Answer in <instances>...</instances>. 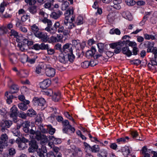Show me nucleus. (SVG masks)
Returning <instances> with one entry per match:
<instances>
[{
    "instance_id": "37998d69",
    "label": "nucleus",
    "mask_w": 157,
    "mask_h": 157,
    "mask_svg": "<svg viewBox=\"0 0 157 157\" xmlns=\"http://www.w3.org/2000/svg\"><path fill=\"white\" fill-rule=\"evenodd\" d=\"M92 152H97L99 150V147L98 145H95L90 148Z\"/></svg>"
},
{
    "instance_id": "0eeeda50",
    "label": "nucleus",
    "mask_w": 157,
    "mask_h": 157,
    "mask_svg": "<svg viewBox=\"0 0 157 157\" xmlns=\"http://www.w3.org/2000/svg\"><path fill=\"white\" fill-rule=\"evenodd\" d=\"M33 101L35 105L43 106L46 104V101L43 98H38L34 97L33 99Z\"/></svg>"
},
{
    "instance_id": "a878e982",
    "label": "nucleus",
    "mask_w": 157,
    "mask_h": 157,
    "mask_svg": "<svg viewBox=\"0 0 157 157\" xmlns=\"http://www.w3.org/2000/svg\"><path fill=\"white\" fill-rule=\"evenodd\" d=\"M60 98V93L59 92H55L52 96V99L55 101H58Z\"/></svg>"
},
{
    "instance_id": "13d9d810",
    "label": "nucleus",
    "mask_w": 157,
    "mask_h": 157,
    "mask_svg": "<svg viewBox=\"0 0 157 157\" xmlns=\"http://www.w3.org/2000/svg\"><path fill=\"white\" fill-rule=\"evenodd\" d=\"M125 2L128 6H133L135 4L134 0H125Z\"/></svg>"
},
{
    "instance_id": "a18cd8bd",
    "label": "nucleus",
    "mask_w": 157,
    "mask_h": 157,
    "mask_svg": "<svg viewBox=\"0 0 157 157\" xmlns=\"http://www.w3.org/2000/svg\"><path fill=\"white\" fill-rule=\"evenodd\" d=\"M109 33L111 34H114L115 33L117 35H119L121 34V32L119 29H111Z\"/></svg>"
},
{
    "instance_id": "72a5a7b5",
    "label": "nucleus",
    "mask_w": 157,
    "mask_h": 157,
    "mask_svg": "<svg viewBox=\"0 0 157 157\" xmlns=\"http://www.w3.org/2000/svg\"><path fill=\"white\" fill-rule=\"evenodd\" d=\"M27 115L31 117H34L36 115V111L33 109H30L27 110Z\"/></svg>"
},
{
    "instance_id": "69168bd1",
    "label": "nucleus",
    "mask_w": 157,
    "mask_h": 157,
    "mask_svg": "<svg viewBox=\"0 0 157 157\" xmlns=\"http://www.w3.org/2000/svg\"><path fill=\"white\" fill-rule=\"evenodd\" d=\"M107 153L105 150H102L101 151L100 153L99 154L101 157H106Z\"/></svg>"
},
{
    "instance_id": "8fccbe9b",
    "label": "nucleus",
    "mask_w": 157,
    "mask_h": 157,
    "mask_svg": "<svg viewBox=\"0 0 157 157\" xmlns=\"http://www.w3.org/2000/svg\"><path fill=\"white\" fill-rule=\"evenodd\" d=\"M90 63V65L91 67H94L98 64V60L95 59H91Z\"/></svg>"
},
{
    "instance_id": "338daca9",
    "label": "nucleus",
    "mask_w": 157,
    "mask_h": 157,
    "mask_svg": "<svg viewBox=\"0 0 157 157\" xmlns=\"http://www.w3.org/2000/svg\"><path fill=\"white\" fill-rule=\"evenodd\" d=\"M131 134L133 138H136L138 135V134L137 131L133 130L131 131Z\"/></svg>"
},
{
    "instance_id": "09e8293b",
    "label": "nucleus",
    "mask_w": 157,
    "mask_h": 157,
    "mask_svg": "<svg viewBox=\"0 0 157 157\" xmlns=\"http://www.w3.org/2000/svg\"><path fill=\"white\" fill-rule=\"evenodd\" d=\"M10 35L17 37L18 36V33L14 29H11L10 32Z\"/></svg>"
},
{
    "instance_id": "6e6d98bb",
    "label": "nucleus",
    "mask_w": 157,
    "mask_h": 157,
    "mask_svg": "<svg viewBox=\"0 0 157 157\" xmlns=\"http://www.w3.org/2000/svg\"><path fill=\"white\" fill-rule=\"evenodd\" d=\"M48 132L51 135H53L55 132V129L52 127L51 126H48Z\"/></svg>"
},
{
    "instance_id": "2eb2a0df",
    "label": "nucleus",
    "mask_w": 157,
    "mask_h": 157,
    "mask_svg": "<svg viewBox=\"0 0 157 157\" xmlns=\"http://www.w3.org/2000/svg\"><path fill=\"white\" fill-rule=\"evenodd\" d=\"M62 14V11L60 10H58L52 12L50 16L52 18L56 20L60 17Z\"/></svg>"
},
{
    "instance_id": "2f4dec72",
    "label": "nucleus",
    "mask_w": 157,
    "mask_h": 157,
    "mask_svg": "<svg viewBox=\"0 0 157 157\" xmlns=\"http://www.w3.org/2000/svg\"><path fill=\"white\" fill-rule=\"evenodd\" d=\"M29 11L32 14H35L37 11V6H31L28 8Z\"/></svg>"
},
{
    "instance_id": "6e6552de",
    "label": "nucleus",
    "mask_w": 157,
    "mask_h": 157,
    "mask_svg": "<svg viewBox=\"0 0 157 157\" xmlns=\"http://www.w3.org/2000/svg\"><path fill=\"white\" fill-rule=\"evenodd\" d=\"M12 122L9 121H3L0 123V126L2 128L1 129V131L3 132H5L6 130L8 131L6 128H9L12 124Z\"/></svg>"
},
{
    "instance_id": "603ef678",
    "label": "nucleus",
    "mask_w": 157,
    "mask_h": 157,
    "mask_svg": "<svg viewBox=\"0 0 157 157\" xmlns=\"http://www.w3.org/2000/svg\"><path fill=\"white\" fill-rule=\"evenodd\" d=\"M98 47L99 49L98 51L99 52L101 53L104 50V45L102 43H99L98 44Z\"/></svg>"
},
{
    "instance_id": "4d7b16f0",
    "label": "nucleus",
    "mask_w": 157,
    "mask_h": 157,
    "mask_svg": "<svg viewBox=\"0 0 157 157\" xmlns=\"http://www.w3.org/2000/svg\"><path fill=\"white\" fill-rule=\"evenodd\" d=\"M54 48L56 50H59L61 52H62V48L61 44L57 43L55 45Z\"/></svg>"
},
{
    "instance_id": "f257e3e1",
    "label": "nucleus",
    "mask_w": 157,
    "mask_h": 157,
    "mask_svg": "<svg viewBox=\"0 0 157 157\" xmlns=\"http://www.w3.org/2000/svg\"><path fill=\"white\" fill-rule=\"evenodd\" d=\"M65 155L66 157H75L77 156L80 157L82 155V152L80 148L75 147L74 148L66 149Z\"/></svg>"
},
{
    "instance_id": "bf43d9fd",
    "label": "nucleus",
    "mask_w": 157,
    "mask_h": 157,
    "mask_svg": "<svg viewBox=\"0 0 157 157\" xmlns=\"http://www.w3.org/2000/svg\"><path fill=\"white\" fill-rule=\"evenodd\" d=\"M63 127H71V125L69 124V121L67 120H65L62 122Z\"/></svg>"
},
{
    "instance_id": "4be33fe9",
    "label": "nucleus",
    "mask_w": 157,
    "mask_h": 157,
    "mask_svg": "<svg viewBox=\"0 0 157 157\" xmlns=\"http://www.w3.org/2000/svg\"><path fill=\"white\" fill-rule=\"evenodd\" d=\"M122 50L123 53L126 55L128 56H130L132 55V52L129 50L128 47L126 46L123 47Z\"/></svg>"
},
{
    "instance_id": "dca6fc26",
    "label": "nucleus",
    "mask_w": 157,
    "mask_h": 157,
    "mask_svg": "<svg viewBox=\"0 0 157 157\" xmlns=\"http://www.w3.org/2000/svg\"><path fill=\"white\" fill-rule=\"evenodd\" d=\"M69 20H64V24L67 27L68 29H73L75 26L73 21H70Z\"/></svg>"
},
{
    "instance_id": "f03ea898",
    "label": "nucleus",
    "mask_w": 157,
    "mask_h": 157,
    "mask_svg": "<svg viewBox=\"0 0 157 157\" xmlns=\"http://www.w3.org/2000/svg\"><path fill=\"white\" fill-rule=\"evenodd\" d=\"M54 28L52 30V33L53 35L55 34L57 31L59 33H62L63 35L66 36L69 34L70 31L64 29V27L60 25L58 21L56 22L54 25Z\"/></svg>"
},
{
    "instance_id": "39448f33",
    "label": "nucleus",
    "mask_w": 157,
    "mask_h": 157,
    "mask_svg": "<svg viewBox=\"0 0 157 157\" xmlns=\"http://www.w3.org/2000/svg\"><path fill=\"white\" fill-rule=\"evenodd\" d=\"M124 44L121 42H118L111 43L109 46L112 48L115 49L114 52L116 54L119 53L121 50V47Z\"/></svg>"
},
{
    "instance_id": "bb28decb",
    "label": "nucleus",
    "mask_w": 157,
    "mask_h": 157,
    "mask_svg": "<svg viewBox=\"0 0 157 157\" xmlns=\"http://www.w3.org/2000/svg\"><path fill=\"white\" fill-rule=\"evenodd\" d=\"M31 29L35 36L40 32L38 26L35 24H34L31 26Z\"/></svg>"
},
{
    "instance_id": "a211bd4d",
    "label": "nucleus",
    "mask_w": 157,
    "mask_h": 157,
    "mask_svg": "<svg viewBox=\"0 0 157 157\" xmlns=\"http://www.w3.org/2000/svg\"><path fill=\"white\" fill-rule=\"evenodd\" d=\"M47 23V26L45 28V30L49 33L50 34H51L52 30V29H54V26L53 25V26L52 27V21L49 19Z\"/></svg>"
},
{
    "instance_id": "423d86ee",
    "label": "nucleus",
    "mask_w": 157,
    "mask_h": 157,
    "mask_svg": "<svg viewBox=\"0 0 157 157\" xmlns=\"http://www.w3.org/2000/svg\"><path fill=\"white\" fill-rule=\"evenodd\" d=\"M8 139V136L6 133L2 134L0 137V151L5 146H7L6 142Z\"/></svg>"
},
{
    "instance_id": "4468645a",
    "label": "nucleus",
    "mask_w": 157,
    "mask_h": 157,
    "mask_svg": "<svg viewBox=\"0 0 157 157\" xmlns=\"http://www.w3.org/2000/svg\"><path fill=\"white\" fill-rule=\"evenodd\" d=\"M23 25V23L21 21H17L16 24V27L19 28L20 31L24 33H27L28 31L27 29Z\"/></svg>"
},
{
    "instance_id": "393cba45",
    "label": "nucleus",
    "mask_w": 157,
    "mask_h": 157,
    "mask_svg": "<svg viewBox=\"0 0 157 157\" xmlns=\"http://www.w3.org/2000/svg\"><path fill=\"white\" fill-rule=\"evenodd\" d=\"M116 14L114 13H109L107 16V19L109 21L112 23L113 21L115 18Z\"/></svg>"
},
{
    "instance_id": "774afa93",
    "label": "nucleus",
    "mask_w": 157,
    "mask_h": 157,
    "mask_svg": "<svg viewBox=\"0 0 157 157\" xmlns=\"http://www.w3.org/2000/svg\"><path fill=\"white\" fill-rule=\"evenodd\" d=\"M132 64H134L136 66L139 65L140 63V61L139 59L133 60L131 61Z\"/></svg>"
},
{
    "instance_id": "1a4fd4ad",
    "label": "nucleus",
    "mask_w": 157,
    "mask_h": 157,
    "mask_svg": "<svg viewBox=\"0 0 157 157\" xmlns=\"http://www.w3.org/2000/svg\"><path fill=\"white\" fill-rule=\"evenodd\" d=\"M46 75L48 77H53L56 74V70L51 67H47L46 66L45 67Z\"/></svg>"
},
{
    "instance_id": "c03bdc74",
    "label": "nucleus",
    "mask_w": 157,
    "mask_h": 157,
    "mask_svg": "<svg viewBox=\"0 0 157 157\" xmlns=\"http://www.w3.org/2000/svg\"><path fill=\"white\" fill-rule=\"evenodd\" d=\"M83 18L81 16H78L77 18L75 23L78 25H80L83 23Z\"/></svg>"
},
{
    "instance_id": "c9c22d12",
    "label": "nucleus",
    "mask_w": 157,
    "mask_h": 157,
    "mask_svg": "<svg viewBox=\"0 0 157 157\" xmlns=\"http://www.w3.org/2000/svg\"><path fill=\"white\" fill-rule=\"evenodd\" d=\"M59 59L60 62L63 63H65L68 61L67 56H60L59 57Z\"/></svg>"
},
{
    "instance_id": "7ed1b4c3",
    "label": "nucleus",
    "mask_w": 157,
    "mask_h": 157,
    "mask_svg": "<svg viewBox=\"0 0 157 157\" xmlns=\"http://www.w3.org/2000/svg\"><path fill=\"white\" fill-rule=\"evenodd\" d=\"M10 92H6L5 94V96L6 98V101L8 104H10L12 102L13 96L12 94L17 93L19 90L18 86L14 84H13L10 87Z\"/></svg>"
},
{
    "instance_id": "5fc2aeb1",
    "label": "nucleus",
    "mask_w": 157,
    "mask_h": 157,
    "mask_svg": "<svg viewBox=\"0 0 157 157\" xmlns=\"http://www.w3.org/2000/svg\"><path fill=\"white\" fill-rule=\"evenodd\" d=\"M48 138H49V137ZM40 140H41L43 143H45L48 141V137L47 136L43 134Z\"/></svg>"
},
{
    "instance_id": "49530a36",
    "label": "nucleus",
    "mask_w": 157,
    "mask_h": 157,
    "mask_svg": "<svg viewBox=\"0 0 157 157\" xmlns=\"http://www.w3.org/2000/svg\"><path fill=\"white\" fill-rule=\"evenodd\" d=\"M69 5V3L66 1L64 2L62 4V10H65L68 7Z\"/></svg>"
},
{
    "instance_id": "412c9836",
    "label": "nucleus",
    "mask_w": 157,
    "mask_h": 157,
    "mask_svg": "<svg viewBox=\"0 0 157 157\" xmlns=\"http://www.w3.org/2000/svg\"><path fill=\"white\" fill-rule=\"evenodd\" d=\"M17 46L19 49L22 51L25 52L27 51L29 48L28 46L25 43H23L18 44Z\"/></svg>"
},
{
    "instance_id": "e433bc0d",
    "label": "nucleus",
    "mask_w": 157,
    "mask_h": 157,
    "mask_svg": "<svg viewBox=\"0 0 157 157\" xmlns=\"http://www.w3.org/2000/svg\"><path fill=\"white\" fill-rule=\"evenodd\" d=\"M151 13L150 12H147L145 13V15L144 16L142 21L140 23V25H142L144 24L147 18L148 17V16L150 15Z\"/></svg>"
},
{
    "instance_id": "f704fd0d",
    "label": "nucleus",
    "mask_w": 157,
    "mask_h": 157,
    "mask_svg": "<svg viewBox=\"0 0 157 157\" xmlns=\"http://www.w3.org/2000/svg\"><path fill=\"white\" fill-rule=\"evenodd\" d=\"M26 104L24 103H21L18 104V107L19 109L23 111L26 110L28 109V106Z\"/></svg>"
},
{
    "instance_id": "680f3d73",
    "label": "nucleus",
    "mask_w": 157,
    "mask_h": 157,
    "mask_svg": "<svg viewBox=\"0 0 157 157\" xmlns=\"http://www.w3.org/2000/svg\"><path fill=\"white\" fill-rule=\"evenodd\" d=\"M40 49L47 50L48 49V44H45L44 43H41L40 44Z\"/></svg>"
},
{
    "instance_id": "9b49d317",
    "label": "nucleus",
    "mask_w": 157,
    "mask_h": 157,
    "mask_svg": "<svg viewBox=\"0 0 157 157\" xmlns=\"http://www.w3.org/2000/svg\"><path fill=\"white\" fill-rule=\"evenodd\" d=\"M29 144L30 147L28 149V151L29 152H33L35 149L38 148V146L35 140H32Z\"/></svg>"
},
{
    "instance_id": "3c124183",
    "label": "nucleus",
    "mask_w": 157,
    "mask_h": 157,
    "mask_svg": "<svg viewBox=\"0 0 157 157\" xmlns=\"http://www.w3.org/2000/svg\"><path fill=\"white\" fill-rule=\"evenodd\" d=\"M90 63L89 61H86L81 63V66L82 67L86 68L90 66Z\"/></svg>"
},
{
    "instance_id": "052dcab7",
    "label": "nucleus",
    "mask_w": 157,
    "mask_h": 157,
    "mask_svg": "<svg viewBox=\"0 0 157 157\" xmlns=\"http://www.w3.org/2000/svg\"><path fill=\"white\" fill-rule=\"evenodd\" d=\"M44 92L45 94L49 96H51L53 93V91L51 89L46 90L44 91Z\"/></svg>"
},
{
    "instance_id": "aec40b11",
    "label": "nucleus",
    "mask_w": 157,
    "mask_h": 157,
    "mask_svg": "<svg viewBox=\"0 0 157 157\" xmlns=\"http://www.w3.org/2000/svg\"><path fill=\"white\" fill-rule=\"evenodd\" d=\"M46 65L45 64H43L41 65H39L36 67L35 72L37 74H40L42 71L45 69Z\"/></svg>"
},
{
    "instance_id": "ea45409f",
    "label": "nucleus",
    "mask_w": 157,
    "mask_h": 157,
    "mask_svg": "<svg viewBox=\"0 0 157 157\" xmlns=\"http://www.w3.org/2000/svg\"><path fill=\"white\" fill-rule=\"evenodd\" d=\"M95 50L94 48L92 49V50L87 51L86 53V54L87 57H92L94 55Z\"/></svg>"
},
{
    "instance_id": "de8ad7c7",
    "label": "nucleus",
    "mask_w": 157,
    "mask_h": 157,
    "mask_svg": "<svg viewBox=\"0 0 157 157\" xmlns=\"http://www.w3.org/2000/svg\"><path fill=\"white\" fill-rule=\"evenodd\" d=\"M154 43L149 41H147L144 44L145 46L147 48L153 47L154 45Z\"/></svg>"
},
{
    "instance_id": "c85d7f7f",
    "label": "nucleus",
    "mask_w": 157,
    "mask_h": 157,
    "mask_svg": "<svg viewBox=\"0 0 157 157\" xmlns=\"http://www.w3.org/2000/svg\"><path fill=\"white\" fill-rule=\"evenodd\" d=\"M67 57L68 61L69 60L71 62L73 61L74 60L75 58V56L72 53V49H71L70 50V53L67 56Z\"/></svg>"
},
{
    "instance_id": "9d476101",
    "label": "nucleus",
    "mask_w": 157,
    "mask_h": 157,
    "mask_svg": "<svg viewBox=\"0 0 157 157\" xmlns=\"http://www.w3.org/2000/svg\"><path fill=\"white\" fill-rule=\"evenodd\" d=\"M36 36L41 39L42 41L44 42H47L49 39L47 33L40 31Z\"/></svg>"
},
{
    "instance_id": "79ce46f5",
    "label": "nucleus",
    "mask_w": 157,
    "mask_h": 157,
    "mask_svg": "<svg viewBox=\"0 0 157 157\" xmlns=\"http://www.w3.org/2000/svg\"><path fill=\"white\" fill-rule=\"evenodd\" d=\"M23 43H25L27 44L29 47V46H30L33 44V42L32 40H28L26 38H24L22 39Z\"/></svg>"
},
{
    "instance_id": "ddd939ff",
    "label": "nucleus",
    "mask_w": 157,
    "mask_h": 157,
    "mask_svg": "<svg viewBox=\"0 0 157 157\" xmlns=\"http://www.w3.org/2000/svg\"><path fill=\"white\" fill-rule=\"evenodd\" d=\"M10 117H13V119H15L16 121L14 120V122H16V119L17 118V109L16 106L14 105L10 109Z\"/></svg>"
},
{
    "instance_id": "b1692460",
    "label": "nucleus",
    "mask_w": 157,
    "mask_h": 157,
    "mask_svg": "<svg viewBox=\"0 0 157 157\" xmlns=\"http://www.w3.org/2000/svg\"><path fill=\"white\" fill-rule=\"evenodd\" d=\"M19 60L23 63L26 62L27 61L28 56L24 53L21 54L19 55Z\"/></svg>"
},
{
    "instance_id": "f8f14e48",
    "label": "nucleus",
    "mask_w": 157,
    "mask_h": 157,
    "mask_svg": "<svg viewBox=\"0 0 157 157\" xmlns=\"http://www.w3.org/2000/svg\"><path fill=\"white\" fill-rule=\"evenodd\" d=\"M51 83V79H45L40 83V87L42 89H45L48 87Z\"/></svg>"
},
{
    "instance_id": "0e129e2a",
    "label": "nucleus",
    "mask_w": 157,
    "mask_h": 157,
    "mask_svg": "<svg viewBox=\"0 0 157 157\" xmlns=\"http://www.w3.org/2000/svg\"><path fill=\"white\" fill-rule=\"evenodd\" d=\"M117 1H115L113 2V3L114 5L113 6V7L116 9L119 10L121 8V6L119 4L117 3Z\"/></svg>"
},
{
    "instance_id": "20e7f679",
    "label": "nucleus",
    "mask_w": 157,
    "mask_h": 157,
    "mask_svg": "<svg viewBox=\"0 0 157 157\" xmlns=\"http://www.w3.org/2000/svg\"><path fill=\"white\" fill-rule=\"evenodd\" d=\"M74 9L72 8L67 10L64 13V20H70L72 21H75V15L74 13Z\"/></svg>"
},
{
    "instance_id": "7c9ffc66",
    "label": "nucleus",
    "mask_w": 157,
    "mask_h": 157,
    "mask_svg": "<svg viewBox=\"0 0 157 157\" xmlns=\"http://www.w3.org/2000/svg\"><path fill=\"white\" fill-rule=\"evenodd\" d=\"M7 32L8 29L6 26L3 25L0 26V35L6 34Z\"/></svg>"
},
{
    "instance_id": "4c0bfd02",
    "label": "nucleus",
    "mask_w": 157,
    "mask_h": 157,
    "mask_svg": "<svg viewBox=\"0 0 157 157\" xmlns=\"http://www.w3.org/2000/svg\"><path fill=\"white\" fill-rule=\"evenodd\" d=\"M144 38L147 40H150V39L152 40H155L154 36L152 35H150L147 33H145L144 34Z\"/></svg>"
},
{
    "instance_id": "f3484780",
    "label": "nucleus",
    "mask_w": 157,
    "mask_h": 157,
    "mask_svg": "<svg viewBox=\"0 0 157 157\" xmlns=\"http://www.w3.org/2000/svg\"><path fill=\"white\" fill-rule=\"evenodd\" d=\"M9 58L10 62L12 64H15L17 62V57L14 53L10 54L9 55Z\"/></svg>"
},
{
    "instance_id": "864d4df0",
    "label": "nucleus",
    "mask_w": 157,
    "mask_h": 157,
    "mask_svg": "<svg viewBox=\"0 0 157 157\" xmlns=\"http://www.w3.org/2000/svg\"><path fill=\"white\" fill-rule=\"evenodd\" d=\"M129 139V137L128 136H126L125 137L117 139V142H125L127 141L126 140Z\"/></svg>"
},
{
    "instance_id": "c756f323",
    "label": "nucleus",
    "mask_w": 157,
    "mask_h": 157,
    "mask_svg": "<svg viewBox=\"0 0 157 157\" xmlns=\"http://www.w3.org/2000/svg\"><path fill=\"white\" fill-rule=\"evenodd\" d=\"M49 138L50 140L53 141V144H60L61 142V140L60 139L55 138L52 136H49Z\"/></svg>"
},
{
    "instance_id": "cd10ccee",
    "label": "nucleus",
    "mask_w": 157,
    "mask_h": 157,
    "mask_svg": "<svg viewBox=\"0 0 157 157\" xmlns=\"http://www.w3.org/2000/svg\"><path fill=\"white\" fill-rule=\"evenodd\" d=\"M71 44L67 43L64 45L62 47V52H65V51L69 52H70V50L72 49L71 47H70Z\"/></svg>"
},
{
    "instance_id": "5701e85b",
    "label": "nucleus",
    "mask_w": 157,
    "mask_h": 157,
    "mask_svg": "<svg viewBox=\"0 0 157 157\" xmlns=\"http://www.w3.org/2000/svg\"><path fill=\"white\" fill-rule=\"evenodd\" d=\"M123 15L125 18L129 21H131L132 19V16L128 11H127L123 12Z\"/></svg>"
},
{
    "instance_id": "a19ab883",
    "label": "nucleus",
    "mask_w": 157,
    "mask_h": 157,
    "mask_svg": "<svg viewBox=\"0 0 157 157\" xmlns=\"http://www.w3.org/2000/svg\"><path fill=\"white\" fill-rule=\"evenodd\" d=\"M19 99L21 101H23L24 103H25L26 104H28L30 103V102L28 100H27L25 99V96L23 95H20L18 97Z\"/></svg>"
},
{
    "instance_id": "58836bf2",
    "label": "nucleus",
    "mask_w": 157,
    "mask_h": 157,
    "mask_svg": "<svg viewBox=\"0 0 157 157\" xmlns=\"http://www.w3.org/2000/svg\"><path fill=\"white\" fill-rule=\"evenodd\" d=\"M43 134H41L40 132L38 131H36V133L34 135V138L37 140H40L42 138V136Z\"/></svg>"
},
{
    "instance_id": "473e14b6",
    "label": "nucleus",
    "mask_w": 157,
    "mask_h": 157,
    "mask_svg": "<svg viewBox=\"0 0 157 157\" xmlns=\"http://www.w3.org/2000/svg\"><path fill=\"white\" fill-rule=\"evenodd\" d=\"M8 4L9 3L7 2L3 1L2 2L0 5V12L2 13H3L4 11L5 7H6Z\"/></svg>"
},
{
    "instance_id": "e2e57ef3",
    "label": "nucleus",
    "mask_w": 157,
    "mask_h": 157,
    "mask_svg": "<svg viewBox=\"0 0 157 157\" xmlns=\"http://www.w3.org/2000/svg\"><path fill=\"white\" fill-rule=\"evenodd\" d=\"M29 18V16L28 15L26 14L23 15L21 17V20L22 21L25 22L28 19L30 20Z\"/></svg>"
},
{
    "instance_id": "6ab92c4d",
    "label": "nucleus",
    "mask_w": 157,
    "mask_h": 157,
    "mask_svg": "<svg viewBox=\"0 0 157 157\" xmlns=\"http://www.w3.org/2000/svg\"><path fill=\"white\" fill-rule=\"evenodd\" d=\"M37 152L38 155L40 157H44V154L46 152V150L45 147H43L41 148L38 149Z\"/></svg>"
}]
</instances>
